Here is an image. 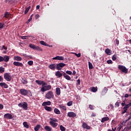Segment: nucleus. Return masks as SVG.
Listing matches in <instances>:
<instances>
[{
    "label": "nucleus",
    "mask_w": 131,
    "mask_h": 131,
    "mask_svg": "<svg viewBox=\"0 0 131 131\" xmlns=\"http://www.w3.org/2000/svg\"><path fill=\"white\" fill-rule=\"evenodd\" d=\"M37 83L39 85H42L41 91L43 93L46 92V91H49V90H51V89H52V86L51 85H47L46 83L37 82Z\"/></svg>",
    "instance_id": "1"
},
{
    "label": "nucleus",
    "mask_w": 131,
    "mask_h": 131,
    "mask_svg": "<svg viewBox=\"0 0 131 131\" xmlns=\"http://www.w3.org/2000/svg\"><path fill=\"white\" fill-rule=\"evenodd\" d=\"M57 122V119L50 118V124L54 128H55V127H57V126L58 125V123H56Z\"/></svg>",
    "instance_id": "2"
},
{
    "label": "nucleus",
    "mask_w": 131,
    "mask_h": 131,
    "mask_svg": "<svg viewBox=\"0 0 131 131\" xmlns=\"http://www.w3.org/2000/svg\"><path fill=\"white\" fill-rule=\"evenodd\" d=\"M18 106L19 107H20V108H23L25 110H27L28 104H27V102H24L19 103L18 104Z\"/></svg>",
    "instance_id": "3"
},
{
    "label": "nucleus",
    "mask_w": 131,
    "mask_h": 131,
    "mask_svg": "<svg viewBox=\"0 0 131 131\" xmlns=\"http://www.w3.org/2000/svg\"><path fill=\"white\" fill-rule=\"evenodd\" d=\"M118 69H119V70L121 71L122 72H123L125 74L128 72V70H127V69H126V68L123 66L119 65Z\"/></svg>",
    "instance_id": "4"
},
{
    "label": "nucleus",
    "mask_w": 131,
    "mask_h": 131,
    "mask_svg": "<svg viewBox=\"0 0 131 131\" xmlns=\"http://www.w3.org/2000/svg\"><path fill=\"white\" fill-rule=\"evenodd\" d=\"M4 79L7 80V81H11L12 79V76L10 75V73H5L4 74Z\"/></svg>",
    "instance_id": "5"
},
{
    "label": "nucleus",
    "mask_w": 131,
    "mask_h": 131,
    "mask_svg": "<svg viewBox=\"0 0 131 131\" xmlns=\"http://www.w3.org/2000/svg\"><path fill=\"white\" fill-rule=\"evenodd\" d=\"M30 48L31 49H33V50H36V51H40V52H42V49L40 48L38 46H35L34 45L30 44L29 45Z\"/></svg>",
    "instance_id": "6"
},
{
    "label": "nucleus",
    "mask_w": 131,
    "mask_h": 131,
    "mask_svg": "<svg viewBox=\"0 0 131 131\" xmlns=\"http://www.w3.org/2000/svg\"><path fill=\"white\" fill-rule=\"evenodd\" d=\"M66 65V64L63 63V62H60L59 63L56 64V69L57 70H61L62 68L63 67H64V66Z\"/></svg>",
    "instance_id": "7"
},
{
    "label": "nucleus",
    "mask_w": 131,
    "mask_h": 131,
    "mask_svg": "<svg viewBox=\"0 0 131 131\" xmlns=\"http://www.w3.org/2000/svg\"><path fill=\"white\" fill-rule=\"evenodd\" d=\"M46 97L47 99H49V100H51L52 98H54V94H53V92L52 91L48 92L46 94Z\"/></svg>",
    "instance_id": "8"
},
{
    "label": "nucleus",
    "mask_w": 131,
    "mask_h": 131,
    "mask_svg": "<svg viewBox=\"0 0 131 131\" xmlns=\"http://www.w3.org/2000/svg\"><path fill=\"white\" fill-rule=\"evenodd\" d=\"M20 93L21 95H23V96H27L28 94V91L21 89L20 90Z\"/></svg>",
    "instance_id": "9"
},
{
    "label": "nucleus",
    "mask_w": 131,
    "mask_h": 131,
    "mask_svg": "<svg viewBox=\"0 0 131 131\" xmlns=\"http://www.w3.org/2000/svg\"><path fill=\"white\" fill-rule=\"evenodd\" d=\"M49 68L50 69H51V70H53V71H55V70H56V67H57V64L56 63H52L51 64H50L49 66Z\"/></svg>",
    "instance_id": "10"
},
{
    "label": "nucleus",
    "mask_w": 131,
    "mask_h": 131,
    "mask_svg": "<svg viewBox=\"0 0 131 131\" xmlns=\"http://www.w3.org/2000/svg\"><path fill=\"white\" fill-rule=\"evenodd\" d=\"M4 118H6V119H12L13 116L10 114L7 113L4 115Z\"/></svg>",
    "instance_id": "11"
},
{
    "label": "nucleus",
    "mask_w": 131,
    "mask_h": 131,
    "mask_svg": "<svg viewBox=\"0 0 131 131\" xmlns=\"http://www.w3.org/2000/svg\"><path fill=\"white\" fill-rule=\"evenodd\" d=\"M13 65L15 66H18L19 67H23L24 66L23 63L18 61H14L13 62Z\"/></svg>",
    "instance_id": "12"
},
{
    "label": "nucleus",
    "mask_w": 131,
    "mask_h": 131,
    "mask_svg": "<svg viewBox=\"0 0 131 131\" xmlns=\"http://www.w3.org/2000/svg\"><path fill=\"white\" fill-rule=\"evenodd\" d=\"M53 60H59V61H63L64 60V57L57 56L55 57H53Z\"/></svg>",
    "instance_id": "13"
},
{
    "label": "nucleus",
    "mask_w": 131,
    "mask_h": 131,
    "mask_svg": "<svg viewBox=\"0 0 131 131\" xmlns=\"http://www.w3.org/2000/svg\"><path fill=\"white\" fill-rule=\"evenodd\" d=\"M69 117H76V114L73 112H70L68 113Z\"/></svg>",
    "instance_id": "14"
},
{
    "label": "nucleus",
    "mask_w": 131,
    "mask_h": 131,
    "mask_svg": "<svg viewBox=\"0 0 131 131\" xmlns=\"http://www.w3.org/2000/svg\"><path fill=\"white\" fill-rule=\"evenodd\" d=\"M82 127L83 128H85V129H91V127L85 123H83L82 124Z\"/></svg>",
    "instance_id": "15"
},
{
    "label": "nucleus",
    "mask_w": 131,
    "mask_h": 131,
    "mask_svg": "<svg viewBox=\"0 0 131 131\" xmlns=\"http://www.w3.org/2000/svg\"><path fill=\"white\" fill-rule=\"evenodd\" d=\"M63 76L66 78V79H67V80H70L71 79V77H70L69 75H67L66 73L63 72Z\"/></svg>",
    "instance_id": "16"
},
{
    "label": "nucleus",
    "mask_w": 131,
    "mask_h": 131,
    "mask_svg": "<svg viewBox=\"0 0 131 131\" xmlns=\"http://www.w3.org/2000/svg\"><path fill=\"white\" fill-rule=\"evenodd\" d=\"M0 86H2V88H4V89H8V88H9V85H8V84H7L5 82L0 83Z\"/></svg>",
    "instance_id": "17"
},
{
    "label": "nucleus",
    "mask_w": 131,
    "mask_h": 131,
    "mask_svg": "<svg viewBox=\"0 0 131 131\" xmlns=\"http://www.w3.org/2000/svg\"><path fill=\"white\" fill-rule=\"evenodd\" d=\"M11 16H12V15L11 14H10V13L9 12H6L5 13L4 17L6 19H8L9 18H11Z\"/></svg>",
    "instance_id": "18"
},
{
    "label": "nucleus",
    "mask_w": 131,
    "mask_h": 131,
    "mask_svg": "<svg viewBox=\"0 0 131 131\" xmlns=\"http://www.w3.org/2000/svg\"><path fill=\"white\" fill-rule=\"evenodd\" d=\"M3 59H4L3 61H4V62H9V61L10 60V56L5 55L3 57Z\"/></svg>",
    "instance_id": "19"
},
{
    "label": "nucleus",
    "mask_w": 131,
    "mask_h": 131,
    "mask_svg": "<svg viewBox=\"0 0 131 131\" xmlns=\"http://www.w3.org/2000/svg\"><path fill=\"white\" fill-rule=\"evenodd\" d=\"M50 105H51V101H50L44 102L42 104V106H44L45 107H46V106H50Z\"/></svg>",
    "instance_id": "20"
},
{
    "label": "nucleus",
    "mask_w": 131,
    "mask_h": 131,
    "mask_svg": "<svg viewBox=\"0 0 131 131\" xmlns=\"http://www.w3.org/2000/svg\"><path fill=\"white\" fill-rule=\"evenodd\" d=\"M14 61H22V58L20 56H14Z\"/></svg>",
    "instance_id": "21"
},
{
    "label": "nucleus",
    "mask_w": 131,
    "mask_h": 131,
    "mask_svg": "<svg viewBox=\"0 0 131 131\" xmlns=\"http://www.w3.org/2000/svg\"><path fill=\"white\" fill-rule=\"evenodd\" d=\"M109 120V117H105L102 118L101 119V122L102 123H104L105 121H108Z\"/></svg>",
    "instance_id": "22"
},
{
    "label": "nucleus",
    "mask_w": 131,
    "mask_h": 131,
    "mask_svg": "<svg viewBox=\"0 0 131 131\" xmlns=\"http://www.w3.org/2000/svg\"><path fill=\"white\" fill-rule=\"evenodd\" d=\"M44 108L45 109V110H46L47 111H49V112H51V111H52L53 110L52 107H51L50 106H45Z\"/></svg>",
    "instance_id": "23"
},
{
    "label": "nucleus",
    "mask_w": 131,
    "mask_h": 131,
    "mask_svg": "<svg viewBox=\"0 0 131 131\" xmlns=\"http://www.w3.org/2000/svg\"><path fill=\"white\" fill-rule=\"evenodd\" d=\"M105 53H106L108 56H110V55H111V50L107 48L105 50Z\"/></svg>",
    "instance_id": "24"
},
{
    "label": "nucleus",
    "mask_w": 131,
    "mask_h": 131,
    "mask_svg": "<svg viewBox=\"0 0 131 131\" xmlns=\"http://www.w3.org/2000/svg\"><path fill=\"white\" fill-rule=\"evenodd\" d=\"M56 95H57V96H59V95L61 94V90L60 89V88H57L56 89Z\"/></svg>",
    "instance_id": "25"
},
{
    "label": "nucleus",
    "mask_w": 131,
    "mask_h": 131,
    "mask_svg": "<svg viewBox=\"0 0 131 131\" xmlns=\"http://www.w3.org/2000/svg\"><path fill=\"white\" fill-rule=\"evenodd\" d=\"M59 108H60V109H62V110H64V111H66L67 110L66 106H64L63 104L59 105Z\"/></svg>",
    "instance_id": "26"
},
{
    "label": "nucleus",
    "mask_w": 131,
    "mask_h": 131,
    "mask_svg": "<svg viewBox=\"0 0 131 131\" xmlns=\"http://www.w3.org/2000/svg\"><path fill=\"white\" fill-rule=\"evenodd\" d=\"M56 76H58V77H61V76L63 75V74L61 73L60 71H58L56 72L55 74Z\"/></svg>",
    "instance_id": "27"
},
{
    "label": "nucleus",
    "mask_w": 131,
    "mask_h": 131,
    "mask_svg": "<svg viewBox=\"0 0 131 131\" xmlns=\"http://www.w3.org/2000/svg\"><path fill=\"white\" fill-rule=\"evenodd\" d=\"M45 129L46 131H52V128L51 127H50L49 126H45Z\"/></svg>",
    "instance_id": "28"
},
{
    "label": "nucleus",
    "mask_w": 131,
    "mask_h": 131,
    "mask_svg": "<svg viewBox=\"0 0 131 131\" xmlns=\"http://www.w3.org/2000/svg\"><path fill=\"white\" fill-rule=\"evenodd\" d=\"M31 9V6H29L28 8H26V10L25 11V14L26 15L28 12H29V10Z\"/></svg>",
    "instance_id": "29"
},
{
    "label": "nucleus",
    "mask_w": 131,
    "mask_h": 131,
    "mask_svg": "<svg viewBox=\"0 0 131 131\" xmlns=\"http://www.w3.org/2000/svg\"><path fill=\"white\" fill-rule=\"evenodd\" d=\"M54 113L57 115L61 114V112H60V110H59L58 108L54 109Z\"/></svg>",
    "instance_id": "30"
},
{
    "label": "nucleus",
    "mask_w": 131,
    "mask_h": 131,
    "mask_svg": "<svg viewBox=\"0 0 131 131\" xmlns=\"http://www.w3.org/2000/svg\"><path fill=\"white\" fill-rule=\"evenodd\" d=\"M23 125L24 127H26V128H29V125L27 124V122H24Z\"/></svg>",
    "instance_id": "31"
},
{
    "label": "nucleus",
    "mask_w": 131,
    "mask_h": 131,
    "mask_svg": "<svg viewBox=\"0 0 131 131\" xmlns=\"http://www.w3.org/2000/svg\"><path fill=\"white\" fill-rule=\"evenodd\" d=\"M91 90L93 93H96L98 91V87H92Z\"/></svg>",
    "instance_id": "32"
},
{
    "label": "nucleus",
    "mask_w": 131,
    "mask_h": 131,
    "mask_svg": "<svg viewBox=\"0 0 131 131\" xmlns=\"http://www.w3.org/2000/svg\"><path fill=\"white\" fill-rule=\"evenodd\" d=\"M40 45H42V46H45V47H47V46H48V44L47 42H46L42 40L40 41Z\"/></svg>",
    "instance_id": "33"
},
{
    "label": "nucleus",
    "mask_w": 131,
    "mask_h": 131,
    "mask_svg": "<svg viewBox=\"0 0 131 131\" xmlns=\"http://www.w3.org/2000/svg\"><path fill=\"white\" fill-rule=\"evenodd\" d=\"M39 128H40V125H37L34 127V130L35 131H38L39 130Z\"/></svg>",
    "instance_id": "34"
},
{
    "label": "nucleus",
    "mask_w": 131,
    "mask_h": 131,
    "mask_svg": "<svg viewBox=\"0 0 131 131\" xmlns=\"http://www.w3.org/2000/svg\"><path fill=\"white\" fill-rule=\"evenodd\" d=\"M59 128H60V130H61V131H65V130H66V128H65V127L63 126V125H61L59 126Z\"/></svg>",
    "instance_id": "35"
},
{
    "label": "nucleus",
    "mask_w": 131,
    "mask_h": 131,
    "mask_svg": "<svg viewBox=\"0 0 131 131\" xmlns=\"http://www.w3.org/2000/svg\"><path fill=\"white\" fill-rule=\"evenodd\" d=\"M3 72H5V68L3 67H0V73H3Z\"/></svg>",
    "instance_id": "36"
},
{
    "label": "nucleus",
    "mask_w": 131,
    "mask_h": 131,
    "mask_svg": "<svg viewBox=\"0 0 131 131\" xmlns=\"http://www.w3.org/2000/svg\"><path fill=\"white\" fill-rule=\"evenodd\" d=\"M116 59H117V56L115 54L112 56V60L113 61H116Z\"/></svg>",
    "instance_id": "37"
},
{
    "label": "nucleus",
    "mask_w": 131,
    "mask_h": 131,
    "mask_svg": "<svg viewBox=\"0 0 131 131\" xmlns=\"http://www.w3.org/2000/svg\"><path fill=\"white\" fill-rule=\"evenodd\" d=\"M73 104V101H69L67 103L68 106H72Z\"/></svg>",
    "instance_id": "38"
},
{
    "label": "nucleus",
    "mask_w": 131,
    "mask_h": 131,
    "mask_svg": "<svg viewBox=\"0 0 131 131\" xmlns=\"http://www.w3.org/2000/svg\"><path fill=\"white\" fill-rule=\"evenodd\" d=\"M89 69H93L94 68V67L93 66V64L91 63V62H89Z\"/></svg>",
    "instance_id": "39"
},
{
    "label": "nucleus",
    "mask_w": 131,
    "mask_h": 131,
    "mask_svg": "<svg viewBox=\"0 0 131 131\" xmlns=\"http://www.w3.org/2000/svg\"><path fill=\"white\" fill-rule=\"evenodd\" d=\"M28 65H29V66H32V65H33V61L32 60H30L28 62Z\"/></svg>",
    "instance_id": "40"
},
{
    "label": "nucleus",
    "mask_w": 131,
    "mask_h": 131,
    "mask_svg": "<svg viewBox=\"0 0 131 131\" xmlns=\"http://www.w3.org/2000/svg\"><path fill=\"white\" fill-rule=\"evenodd\" d=\"M107 92H108V89H107L106 87H105L103 89V90L102 91V93L104 92V94H106V93H107Z\"/></svg>",
    "instance_id": "41"
},
{
    "label": "nucleus",
    "mask_w": 131,
    "mask_h": 131,
    "mask_svg": "<svg viewBox=\"0 0 131 131\" xmlns=\"http://www.w3.org/2000/svg\"><path fill=\"white\" fill-rule=\"evenodd\" d=\"M73 54H74V55L75 56H76V57H77V58H79V57H80V56H81V54H80V53L77 54V53H73Z\"/></svg>",
    "instance_id": "42"
},
{
    "label": "nucleus",
    "mask_w": 131,
    "mask_h": 131,
    "mask_svg": "<svg viewBox=\"0 0 131 131\" xmlns=\"http://www.w3.org/2000/svg\"><path fill=\"white\" fill-rule=\"evenodd\" d=\"M108 108H111V109L113 110L114 108V106H113V105L112 104H110L108 106Z\"/></svg>",
    "instance_id": "43"
},
{
    "label": "nucleus",
    "mask_w": 131,
    "mask_h": 131,
    "mask_svg": "<svg viewBox=\"0 0 131 131\" xmlns=\"http://www.w3.org/2000/svg\"><path fill=\"white\" fill-rule=\"evenodd\" d=\"M66 73L67 74H69V75H71V74H72V72H71L70 71H67Z\"/></svg>",
    "instance_id": "44"
},
{
    "label": "nucleus",
    "mask_w": 131,
    "mask_h": 131,
    "mask_svg": "<svg viewBox=\"0 0 131 131\" xmlns=\"http://www.w3.org/2000/svg\"><path fill=\"white\" fill-rule=\"evenodd\" d=\"M89 108L90 109V110H94V106H93L91 104L89 105Z\"/></svg>",
    "instance_id": "45"
},
{
    "label": "nucleus",
    "mask_w": 131,
    "mask_h": 131,
    "mask_svg": "<svg viewBox=\"0 0 131 131\" xmlns=\"http://www.w3.org/2000/svg\"><path fill=\"white\" fill-rule=\"evenodd\" d=\"M107 64H112L113 63V61L112 60L109 59L107 61Z\"/></svg>",
    "instance_id": "46"
},
{
    "label": "nucleus",
    "mask_w": 131,
    "mask_h": 131,
    "mask_svg": "<svg viewBox=\"0 0 131 131\" xmlns=\"http://www.w3.org/2000/svg\"><path fill=\"white\" fill-rule=\"evenodd\" d=\"M32 17H33V14H32L30 17V18L28 19V22H30L31 21V20H32Z\"/></svg>",
    "instance_id": "47"
},
{
    "label": "nucleus",
    "mask_w": 131,
    "mask_h": 131,
    "mask_svg": "<svg viewBox=\"0 0 131 131\" xmlns=\"http://www.w3.org/2000/svg\"><path fill=\"white\" fill-rule=\"evenodd\" d=\"M4 24L0 23V29L4 28Z\"/></svg>",
    "instance_id": "48"
},
{
    "label": "nucleus",
    "mask_w": 131,
    "mask_h": 131,
    "mask_svg": "<svg viewBox=\"0 0 131 131\" xmlns=\"http://www.w3.org/2000/svg\"><path fill=\"white\" fill-rule=\"evenodd\" d=\"M124 97L125 98H128V97H131V94L128 95V94H125Z\"/></svg>",
    "instance_id": "49"
},
{
    "label": "nucleus",
    "mask_w": 131,
    "mask_h": 131,
    "mask_svg": "<svg viewBox=\"0 0 131 131\" xmlns=\"http://www.w3.org/2000/svg\"><path fill=\"white\" fill-rule=\"evenodd\" d=\"M4 109V105L0 104V110H3Z\"/></svg>",
    "instance_id": "50"
},
{
    "label": "nucleus",
    "mask_w": 131,
    "mask_h": 131,
    "mask_svg": "<svg viewBox=\"0 0 131 131\" xmlns=\"http://www.w3.org/2000/svg\"><path fill=\"white\" fill-rule=\"evenodd\" d=\"M4 61V57L0 56V62Z\"/></svg>",
    "instance_id": "51"
},
{
    "label": "nucleus",
    "mask_w": 131,
    "mask_h": 131,
    "mask_svg": "<svg viewBox=\"0 0 131 131\" xmlns=\"http://www.w3.org/2000/svg\"><path fill=\"white\" fill-rule=\"evenodd\" d=\"M115 106H116V107H119V102H116Z\"/></svg>",
    "instance_id": "52"
},
{
    "label": "nucleus",
    "mask_w": 131,
    "mask_h": 131,
    "mask_svg": "<svg viewBox=\"0 0 131 131\" xmlns=\"http://www.w3.org/2000/svg\"><path fill=\"white\" fill-rule=\"evenodd\" d=\"M116 43H117V46L119 45V40H118L117 39H116Z\"/></svg>",
    "instance_id": "53"
},
{
    "label": "nucleus",
    "mask_w": 131,
    "mask_h": 131,
    "mask_svg": "<svg viewBox=\"0 0 131 131\" xmlns=\"http://www.w3.org/2000/svg\"><path fill=\"white\" fill-rule=\"evenodd\" d=\"M115 129H116V127H115V129L112 128V130L109 129L107 130V131H115Z\"/></svg>",
    "instance_id": "54"
},
{
    "label": "nucleus",
    "mask_w": 131,
    "mask_h": 131,
    "mask_svg": "<svg viewBox=\"0 0 131 131\" xmlns=\"http://www.w3.org/2000/svg\"><path fill=\"white\" fill-rule=\"evenodd\" d=\"M91 117H96V114H94V113H92Z\"/></svg>",
    "instance_id": "55"
},
{
    "label": "nucleus",
    "mask_w": 131,
    "mask_h": 131,
    "mask_svg": "<svg viewBox=\"0 0 131 131\" xmlns=\"http://www.w3.org/2000/svg\"><path fill=\"white\" fill-rule=\"evenodd\" d=\"M23 57H25V58H27V57H28V56L26 54H23Z\"/></svg>",
    "instance_id": "56"
},
{
    "label": "nucleus",
    "mask_w": 131,
    "mask_h": 131,
    "mask_svg": "<svg viewBox=\"0 0 131 131\" xmlns=\"http://www.w3.org/2000/svg\"><path fill=\"white\" fill-rule=\"evenodd\" d=\"M26 37H27V36H24L21 37L22 39H26Z\"/></svg>",
    "instance_id": "57"
},
{
    "label": "nucleus",
    "mask_w": 131,
    "mask_h": 131,
    "mask_svg": "<svg viewBox=\"0 0 131 131\" xmlns=\"http://www.w3.org/2000/svg\"><path fill=\"white\" fill-rule=\"evenodd\" d=\"M36 19H37L38 18H39V14H36Z\"/></svg>",
    "instance_id": "58"
},
{
    "label": "nucleus",
    "mask_w": 131,
    "mask_h": 131,
    "mask_svg": "<svg viewBox=\"0 0 131 131\" xmlns=\"http://www.w3.org/2000/svg\"><path fill=\"white\" fill-rule=\"evenodd\" d=\"M2 49H4V50H7L8 48L5 47V46H3Z\"/></svg>",
    "instance_id": "59"
},
{
    "label": "nucleus",
    "mask_w": 131,
    "mask_h": 131,
    "mask_svg": "<svg viewBox=\"0 0 131 131\" xmlns=\"http://www.w3.org/2000/svg\"><path fill=\"white\" fill-rule=\"evenodd\" d=\"M3 80H4V78H3L1 76H0V81H3Z\"/></svg>",
    "instance_id": "60"
},
{
    "label": "nucleus",
    "mask_w": 131,
    "mask_h": 131,
    "mask_svg": "<svg viewBox=\"0 0 131 131\" xmlns=\"http://www.w3.org/2000/svg\"><path fill=\"white\" fill-rule=\"evenodd\" d=\"M39 8H40V6L39 5H37L36 6V9L37 10H39Z\"/></svg>",
    "instance_id": "61"
},
{
    "label": "nucleus",
    "mask_w": 131,
    "mask_h": 131,
    "mask_svg": "<svg viewBox=\"0 0 131 131\" xmlns=\"http://www.w3.org/2000/svg\"><path fill=\"white\" fill-rule=\"evenodd\" d=\"M73 75H75L76 74V72L75 71H73Z\"/></svg>",
    "instance_id": "62"
},
{
    "label": "nucleus",
    "mask_w": 131,
    "mask_h": 131,
    "mask_svg": "<svg viewBox=\"0 0 131 131\" xmlns=\"http://www.w3.org/2000/svg\"><path fill=\"white\" fill-rule=\"evenodd\" d=\"M35 82H43V81H38V80H36Z\"/></svg>",
    "instance_id": "63"
},
{
    "label": "nucleus",
    "mask_w": 131,
    "mask_h": 131,
    "mask_svg": "<svg viewBox=\"0 0 131 131\" xmlns=\"http://www.w3.org/2000/svg\"><path fill=\"white\" fill-rule=\"evenodd\" d=\"M127 52H128V53H129V54H131V51L129 50H127Z\"/></svg>",
    "instance_id": "64"
}]
</instances>
